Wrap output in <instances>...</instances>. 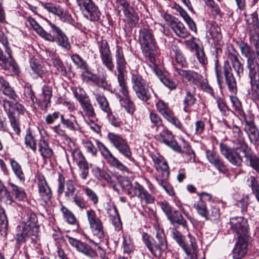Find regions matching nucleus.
I'll return each instance as SVG.
<instances>
[{"label":"nucleus","instance_id":"nucleus-17","mask_svg":"<svg viewBox=\"0 0 259 259\" xmlns=\"http://www.w3.org/2000/svg\"><path fill=\"white\" fill-rule=\"evenodd\" d=\"M127 194L132 197L137 196L141 201H144L147 204H151L154 202L155 198L149 194L144 188L138 183L135 186L128 191Z\"/></svg>","mask_w":259,"mask_h":259},{"label":"nucleus","instance_id":"nucleus-11","mask_svg":"<svg viewBox=\"0 0 259 259\" xmlns=\"http://www.w3.org/2000/svg\"><path fill=\"white\" fill-rule=\"evenodd\" d=\"M110 143L118 151L127 159L131 160L132 152L127 141L121 136L112 133L108 134Z\"/></svg>","mask_w":259,"mask_h":259},{"label":"nucleus","instance_id":"nucleus-30","mask_svg":"<svg viewBox=\"0 0 259 259\" xmlns=\"http://www.w3.org/2000/svg\"><path fill=\"white\" fill-rule=\"evenodd\" d=\"M72 247L76 248L78 251L82 253L89 257L94 258L97 256V253L94 249L87 244L83 243L79 240Z\"/></svg>","mask_w":259,"mask_h":259},{"label":"nucleus","instance_id":"nucleus-53","mask_svg":"<svg viewBox=\"0 0 259 259\" xmlns=\"http://www.w3.org/2000/svg\"><path fill=\"white\" fill-rule=\"evenodd\" d=\"M117 79L120 87L119 92L124 97L130 96L127 83L124 78V75H117Z\"/></svg>","mask_w":259,"mask_h":259},{"label":"nucleus","instance_id":"nucleus-63","mask_svg":"<svg viewBox=\"0 0 259 259\" xmlns=\"http://www.w3.org/2000/svg\"><path fill=\"white\" fill-rule=\"evenodd\" d=\"M0 199L3 201L6 204L10 205L14 202V199L11 194V191H9L6 188L2 191L0 195Z\"/></svg>","mask_w":259,"mask_h":259},{"label":"nucleus","instance_id":"nucleus-5","mask_svg":"<svg viewBox=\"0 0 259 259\" xmlns=\"http://www.w3.org/2000/svg\"><path fill=\"white\" fill-rule=\"evenodd\" d=\"M139 40L144 56L154 66L157 52L152 30L146 28L141 29L139 31Z\"/></svg>","mask_w":259,"mask_h":259},{"label":"nucleus","instance_id":"nucleus-4","mask_svg":"<svg viewBox=\"0 0 259 259\" xmlns=\"http://www.w3.org/2000/svg\"><path fill=\"white\" fill-rule=\"evenodd\" d=\"M71 60L74 64L83 70L81 74V78L83 82L87 83L92 82L98 87L104 89H107L109 88L106 76H103L101 77L96 74L92 73L90 71L87 62L79 55L78 54L72 55L71 56Z\"/></svg>","mask_w":259,"mask_h":259},{"label":"nucleus","instance_id":"nucleus-44","mask_svg":"<svg viewBox=\"0 0 259 259\" xmlns=\"http://www.w3.org/2000/svg\"><path fill=\"white\" fill-rule=\"evenodd\" d=\"M115 8L119 15L121 12H123L124 15L128 14V12L133 9L127 0H116Z\"/></svg>","mask_w":259,"mask_h":259},{"label":"nucleus","instance_id":"nucleus-23","mask_svg":"<svg viewBox=\"0 0 259 259\" xmlns=\"http://www.w3.org/2000/svg\"><path fill=\"white\" fill-rule=\"evenodd\" d=\"M247 29L249 32V35L259 33V21L256 13L249 15H245Z\"/></svg>","mask_w":259,"mask_h":259},{"label":"nucleus","instance_id":"nucleus-14","mask_svg":"<svg viewBox=\"0 0 259 259\" xmlns=\"http://www.w3.org/2000/svg\"><path fill=\"white\" fill-rule=\"evenodd\" d=\"M97 145L102 155L112 166L122 171H127V167L115 157L103 143L97 141Z\"/></svg>","mask_w":259,"mask_h":259},{"label":"nucleus","instance_id":"nucleus-8","mask_svg":"<svg viewBox=\"0 0 259 259\" xmlns=\"http://www.w3.org/2000/svg\"><path fill=\"white\" fill-rule=\"evenodd\" d=\"M143 240L148 250L156 258H160L167 249L166 237L162 230L157 231L155 239H152L148 234L144 233Z\"/></svg>","mask_w":259,"mask_h":259},{"label":"nucleus","instance_id":"nucleus-58","mask_svg":"<svg viewBox=\"0 0 259 259\" xmlns=\"http://www.w3.org/2000/svg\"><path fill=\"white\" fill-rule=\"evenodd\" d=\"M92 172L93 175L98 180L105 179L108 181L110 179V176L104 170L98 166L93 167Z\"/></svg>","mask_w":259,"mask_h":259},{"label":"nucleus","instance_id":"nucleus-43","mask_svg":"<svg viewBox=\"0 0 259 259\" xmlns=\"http://www.w3.org/2000/svg\"><path fill=\"white\" fill-rule=\"evenodd\" d=\"M83 112L89 118H94L96 117V113L93 104L90 99L80 104Z\"/></svg>","mask_w":259,"mask_h":259},{"label":"nucleus","instance_id":"nucleus-37","mask_svg":"<svg viewBox=\"0 0 259 259\" xmlns=\"http://www.w3.org/2000/svg\"><path fill=\"white\" fill-rule=\"evenodd\" d=\"M76 182L72 180H68L66 182V191H65V197L66 200H70L75 195L79 194V191L76 192Z\"/></svg>","mask_w":259,"mask_h":259},{"label":"nucleus","instance_id":"nucleus-26","mask_svg":"<svg viewBox=\"0 0 259 259\" xmlns=\"http://www.w3.org/2000/svg\"><path fill=\"white\" fill-rule=\"evenodd\" d=\"M199 198L198 201H196L193 204V207L196 210L197 212L202 217H206V213H207V208L206 204L202 199L203 195H206L208 197V200L211 199V195L206 192H202L198 194Z\"/></svg>","mask_w":259,"mask_h":259},{"label":"nucleus","instance_id":"nucleus-46","mask_svg":"<svg viewBox=\"0 0 259 259\" xmlns=\"http://www.w3.org/2000/svg\"><path fill=\"white\" fill-rule=\"evenodd\" d=\"M34 235L35 233H33L32 231L25 229V228L22 227L21 230H20L16 235V242L19 244L23 243L25 242L29 237Z\"/></svg>","mask_w":259,"mask_h":259},{"label":"nucleus","instance_id":"nucleus-24","mask_svg":"<svg viewBox=\"0 0 259 259\" xmlns=\"http://www.w3.org/2000/svg\"><path fill=\"white\" fill-rule=\"evenodd\" d=\"M0 66L5 69L12 70L14 73L19 72V67L16 62L13 59L12 56L6 57L3 55L0 49Z\"/></svg>","mask_w":259,"mask_h":259},{"label":"nucleus","instance_id":"nucleus-3","mask_svg":"<svg viewBox=\"0 0 259 259\" xmlns=\"http://www.w3.org/2000/svg\"><path fill=\"white\" fill-rule=\"evenodd\" d=\"M0 91L9 98L15 100V102L3 100L2 105L5 111L6 112L10 125L16 134L19 135L21 132L20 122L18 118L14 115L16 111L19 114H23L26 110L24 106L16 101L17 95L13 89L10 85L9 83L3 77L0 76Z\"/></svg>","mask_w":259,"mask_h":259},{"label":"nucleus","instance_id":"nucleus-10","mask_svg":"<svg viewBox=\"0 0 259 259\" xmlns=\"http://www.w3.org/2000/svg\"><path fill=\"white\" fill-rule=\"evenodd\" d=\"M240 115L245 122L244 131L246 133L250 143L258 145L259 131L251 116L247 117L243 111H240Z\"/></svg>","mask_w":259,"mask_h":259},{"label":"nucleus","instance_id":"nucleus-38","mask_svg":"<svg viewBox=\"0 0 259 259\" xmlns=\"http://www.w3.org/2000/svg\"><path fill=\"white\" fill-rule=\"evenodd\" d=\"M52 61L54 67L55 68L56 71L55 73L63 76H67L68 74L67 68L60 58L56 56L52 57Z\"/></svg>","mask_w":259,"mask_h":259},{"label":"nucleus","instance_id":"nucleus-25","mask_svg":"<svg viewBox=\"0 0 259 259\" xmlns=\"http://www.w3.org/2000/svg\"><path fill=\"white\" fill-rule=\"evenodd\" d=\"M115 58L116 68L118 71L117 75L124 74L127 63L125 60L121 47L117 46Z\"/></svg>","mask_w":259,"mask_h":259},{"label":"nucleus","instance_id":"nucleus-36","mask_svg":"<svg viewBox=\"0 0 259 259\" xmlns=\"http://www.w3.org/2000/svg\"><path fill=\"white\" fill-rule=\"evenodd\" d=\"M167 219L169 221L171 224L175 226H182L184 228H187V222L184 219L181 213L177 210H175L171 214L168 216Z\"/></svg>","mask_w":259,"mask_h":259},{"label":"nucleus","instance_id":"nucleus-54","mask_svg":"<svg viewBox=\"0 0 259 259\" xmlns=\"http://www.w3.org/2000/svg\"><path fill=\"white\" fill-rule=\"evenodd\" d=\"M73 93L80 104L90 99L86 92L82 88H75L73 90Z\"/></svg>","mask_w":259,"mask_h":259},{"label":"nucleus","instance_id":"nucleus-49","mask_svg":"<svg viewBox=\"0 0 259 259\" xmlns=\"http://www.w3.org/2000/svg\"><path fill=\"white\" fill-rule=\"evenodd\" d=\"M131 82L133 91L147 84L146 80L138 73L132 74Z\"/></svg>","mask_w":259,"mask_h":259},{"label":"nucleus","instance_id":"nucleus-57","mask_svg":"<svg viewBox=\"0 0 259 259\" xmlns=\"http://www.w3.org/2000/svg\"><path fill=\"white\" fill-rule=\"evenodd\" d=\"M90 227L94 235L97 238L101 239L104 237V233L102 221L99 222H97V223Z\"/></svg>","mask_w":259,"mask_h":259},{"label":"nucleus","instance_id":"nucleus-12","mask_svg":"<svg viewBox=\"0 0 259 259\" xmlns=\"http://www.w3.org/2000/svg\"><path fill=\"white\" fill-rule=\"evenodd\" d=\"M50 25L52 31L54 33H55L56 35V36H54L50 33V35L51 37V38L49 39V37L48 38V36H46L45 39L51 42H56V44L62 48L66 51H69L71 47L69 39L66 35L59 27L56 26L55 24L50 23Z\"/></svg>","mask_w":259,"mask_h":259},{"label":"nucleus","instance_id":"nucleus-48","mask_svg":"<svg viewBox=\"0 0 259 259\" xmlns=\"http://www.w3.org/2000/svg\"><path fill=\"white\" fill-rule=\"evenodd\" d=\"M167 179L162 177H157L156 178L158 184L162 187L169 196H173L175 195V193L173 187L167 182Z\"/></svg>","mask_w":259,"mask_h":259},{"label":"nucleus","instance_id":"nucleus-20","mask_svg":"<svg viewBox=\"0 0 259 259\" xmlns=\"http://www.w3.org/2000/svg\"><path fill=\"white\" fill-rule=\"evenodd\" d=\"M154 166L156 170L161 174L158 177L168 179L169 169L168 164L161 156H154L152 157Z\"/></svg>","mask_w":259,"mask_h":259},{"label":"nucleus","instance_id":"nucleus-47","mask_svg":"<svg viewBox=\"0 0 259 259\" xmlns=\"http://www.w3.org/2000/svg\"><path fill=\"white\" fill-rule=\"evenodd\" d=\"M119 102L121 106L124 107L128 113L133 114L135 110V106L134 103L131 100L130 96L124 98L120 97Z\"/></svg>","mask_w":259,"mask_h":259},{"label":"nucleus","instance_id":"nucleus-64","mask_svg":"<svg viewBox=\"0 0 259 259\" xmlns=\"http://www.w3.org/2000/svg\"><path fill=\"white\" fill-rule=\"evenodd\" d=\"M250 181L253 193L255 195L257 201L259 202V177L256 178L251 177Z\"/></svg>","mask_w":259,"mask_h":259},{"label":"nucleus","instance_id":"nucleus-29","mask_svg":"<svg viewBox=\"0 0 259 259\" xmlns=\"http://www.w3.org/2000/svg\"><path fill=\"white\" fill-rule=\"evenodd\" d=\"M23 222L22 227L25 228V229L32 231L33 233L35 234L37 232L38 229L36 226L37 219L35 213L31 212L24 216Z\"/></svg>","mask_w":259,"mask_h":259},{"label":"nucleus","instance_id":"nucleus-28","mask_svg":"<svg viewBox=\"0 0 259 259\" xmlns=\"http://www.w3.org/2000/svg\"><path fill=\"white\" fill-rule=\"evenodd\" d=\"M60 119L63 125L70 131H76L81 128L76 117L72 114H70L67 118H65L64 115L61 114Z\"/></svg>","mask_w":259,"mask_h":259},{"label":"nucleus","instance_id":"nucleus-45","mask_svg":"<svg viewBox=\"0 0 259 259\" xmlns=\"http://www.w3.org/2000/svg\"><path fill=\"white\" fill-rule=\"evenodd\" d=\"M186 96L184 99V104L186 106H192L195 104L196 99L195 97V88L190 89L186 88Z\"/></svg>","mask_w":259,"mask_h":259},{"label":"nucleus","instance_id":"nucleus-6","mask_svg":"<svg viewBox=\"0 0 259 259\" xmlns=\"http://www.w3.org/2000/svg\"><path fill=\"white\" fill-rule=\"evenodd\" d=\"M170 236L177 242L185 253V259H198V247L195 237L191 234L188 235V241H186L185 237L176 228L169 229Z\"/></svg>","mask_w":259,"mask_h":259},{"label":"nucleus","instance_id":"nucleus-41","mask_svg":"<svg viewBox=\"0 0 259 259\" xmlns=\"http://www.w3.org/2000/svg\"><path fill=\"white\" fill-rule=\"evenodd\" d=\"M38 150L41 156L44 158H50L53 155L52 149L49 147L48 143L44 139H41L38 142Z\"/></svg>","mask_w":259,"mask_h":259},{"label":"nucleus","instance_id":"nucleus-39","mask_svg":"<svg viewBox=\"0 0 259 259\" xmlns=\"http://www.w3.org/2000/svg\"><path fill=\"white\" fill-rule=\"evenodd\" d=\"M10 164L12 169L17 178L20 182L25 181V176L21 165L16 160L10 159Z\"/></svg>","mask_w":259,"mask_h":259},{"label":"nucleus","instance_id":"nucleus-61","mask_svg":"<svg viewBox=\"0 0 259 259\" xmlns=\"http://www.w3.org/2000/svg\"><path fill=\"white\" fill-rule=\"evenodd\" d=\"M71 199L72 202L80 209L83 210L87 208V203L84 197L80 194L75 195Z\"/></svg>","mask_w":259,"mask_h":259},{"label":"nucleus","instance_id":"nucleus-34","mask_svg":"<svg viewBox=\"0 0 259 259\" xmlns=\"http://www.w3.org/2000/svg\"><path fill=\"white\" fill-rule=\"evenodd\" d=\"M242 154L243 157L246 158V160L249 161V166L259 174V156L253 154L250 148Z\"/></svg>","mask_w":259,"mask_h":259},{"label":"nucleus","instance_id":"nucleus-52","mask_svg":"<svg viewBox=\"0 0 259 259\" xmlns=\"http://www.w3.org/2000/svg\"><path fill=\"white\" fill-rule=\"evenodd\" d=\"M25 143L26 145L33 151L36 150V145L34 138L29 128L26 130V134L25 137Z\"/></svg>","mask_w":259,"mask_h":259},{"label":"nucleus","instance_id":"nucleus-22","mask_svg":"<svg viewBox=\"0 0 259 259\" xmlns=\"http://www.w3.org/2000/svg\"><path fill=\"white\" fill-rule=\"evenodd\" d=\"M52 96V88L49 85H45L42 89V94L39 100V106L42 110L47 111L48 107L51 103Z\"/></svg>","mask_w":259,"mask_h":259},{"label":"nucleus","instance_id":"nucleus-2","mask_svg":"<svg viewBox=\"0 0 259 259\" xmlns=\"http://www.w3.org/2000/svg\"><path fill=\"white\" fill-rule=\"evenodd\" d=\"M232 133L233 147L221 143L219 144L220 151L231 165L240 167L243 163V156L241 153L245 152L250 147L245 142L243 132L239 126L234 125Z\"/></svg>","mask_w":259,"mask_h":259},{"label":"nucleus","instance_id":"nucleus-7","mask_svg":"<svg viewBox=\"0 0 259 259\" xmlns=\"http://www.w3.org/2000/svg\"><path fill=\"white\" fill-rule=\"evenodd\" d=\"M242 56L246 58V67L248 70V75L250 82L255 80L256 84H259V64L257 59L254 57V53L250 50L247 43L242 41H237Z\"/></svg>","mask_w":259,"mask_h":259},{"label":"nucleus","instance_id":"nucleus-9","mask_svg":"<svg viewBox=\"0 0 259 259\" xmlns=\"http://www.w3.org/2000/svg\"><path fill=\"white\" fill-rule=\"evenodd\" d=\"M229 224L235 238H251L247 221L244 217H233L230 219Z\"/></svg>","mask_w":259,"mask_h":259},{"label":"nucleus","instance_id":"nucleus-51","mask_svg":"<svg viewBox=\"0 0 259 259\" xmlns=\"http://www.w3.org/2000/svg\"><path fill=\"white\" fill-rule=\"evenodd\" d=\"M249 35L250 42L252 44L254 50H253L248 44L247 45L249 46L250 50L254 52V57L257 59V61H259V33Z\"/></svg>","mask_w":259,"mask_h":259},{"label":"nucleus","instance_id":"nucleus-42","mask_svg":"<svg viewBox=\"0 0 259 259\" xmlns=\"http://www.w3.org/2000/svg\"><path fill=\"white\" fill-rule=\"evenodd\" d=\"M30 65L32 70L37 76L41 77L43 76L45 73V70L39 60L35 58L31 59Z\"/></svg>","mask_w":259,"mask_h":259},{"label":"nucleus","instance_id":"nucleus-33","mask_svg":"<svg viewBox=\"0 0 259 259\" xmlns=\"http://www.w3.org/2000/svg\"><path fill=\"white\" fill-rule=\"evenodd\" d=\"M87 14L86 17L92 21H98L101 15L98 7L92 1L84 8Z\"/></svg>","mask_w":259,"mask_h":259},{"label":"nucleus","instance_id":"nucleus-55","mask_svg":"<svg viewBox=\"0 0 259 259\" xmlns=\"http://www.w3.org/2000/svg\"><path fill=\"white\" fill-rule=\"evenodd\" d=\"M220 217V210L218 207L212 206L209 211L207 210L206 217H204L206 220H209L212 222L219 220Z\"/></svg>","mask_w":259,"mask_h":259},{"label":"nucleus","instance_id":"nucleus-60","mask_svg":"<svg viewBox=\"0 0 259 259\" xmlns=\"http://www.w3.org/2000/svg\"><path fill=\"white\" fill-rule=\"evenodd\" d=\"M40 5L50 13L56 15L62 14L61 9H60L59 7H58L52 3L41 2Z\"/></svg>","mask_w":259,"mask_h":259},{"label":"nucleus","instance_id":"nucleus-15","mask_svg":"<svg viewBox=\"0 0 259 259\" xmlns=\"http://www.w3.org/2000/svg\"><path fill=\"white\" fill-rule=\"evenodd\" d=\"M163 18L167 22V24L177 36L181 38H186L189 35L187 29L178 18L167 14H165Z\"/></svg>","mask_w":259,"mask_h":259},{"label":"nucleus","instance_id":"nucleus-32","mask_svg":"<svg viewBox=\"0 0 259 259\" xmlns=\"http://www.w3.org/2000/svg\"><path fill=\"white\" fill-rule=\"evenodd\" d=\"M87 14L86 17L92 21H98L101 15L98 7L92 1L84 8Z\"/></svg>","mask_w":259,"mask_h":259},{"label":"nucleus","instance_id":"nucleus-27","mask_svg":"<svg viewBox=\"0 0 259 259\" xmlns=\"http://www.w3.org/2000/svg\"><path fill=\"white\" fill-rule=\"evenodd\" d=\"M134 91L137 97L144 102L149 100L151 98L152 94H154L152 88L147 84L135 90Z\"/></svg>","mask_w":259,"mask_h":259},{"label":"nucleus","instance_id":"nucleus-62","mask_svg":"<svg viewBox=\"0 0 259 259\" xmlns=\"http://www.w3.org/2000/svg\"><path fill=\"white\" fill-rule=\"evenodd\" d=\"M73 160L74 162L78 164L86 161L81 151L78 149H71L70 150Z\"/></svg>","mask_w":259,"mask_h":259},{"label":"nucleus","instance_id":"nucleus-13","mask_svg":"<svg viewBox=\"0 0 259 259\" xmlns=\"http://www.w3.org/2000/svg\"><path fill=\"white\" fill-rule=\"evenodd\" d=\"M157 111L162 115L163 118L176 127L183 131L182 124L179 119L175 116L174 112L169 108L168 104L164 101L160 100L156 105Z\"/></svg>","mask_w":259,"mask_h":259},{"label":"nucleus","instance_id":"nucleus-19","mask_svg":"<svg viewBox=\"0 0 259 259\" xmlns=\"http://www.w3.org/2000/svg\"><path fill=\"white\" fill-rule=\"evenodd\" d=\"M161 128H162V131L158 136L159 141L164 143L175 151H180L181 148L175 140L172 133L164 126L163 127H161Z\"/></svg>","mask_w":259,"mask_h":259},{"label":"nucleus","instance_id":"nucleus-18","mask_svg":"<svg viewBox=\"0 0 259 259\" xmlns=\"http://www.w3.org/2000/svg\"><path fill=\"white\" fill-rule=\"evenodd\" d=\"M237 241L233 250L234 259H241L247 252L248 246L251 242V238H236Z\"/></svg>","mask_w":259,"mask_h":259},{"label":"nucleus","instance_id":"nucleus-31","mask_svg":"<svg viewBox=\"0 0 259 259\" xmlns=\"http://www.w3.org/2000/svg\"><path fill=\"white\" fill-rule=\"evenodd\" d=\"M208 39H211L213 42H218L222 39V35L221 28L215 22H211L207 32Z\"/></svg>","mask_w":259,"mask_h":259},{"label":"nucleus","instance_id":"nucleus-35","mask_svg":"<svg viewBox=\"0 0 259 259\" xmlns=\"http://www.w3.org/2000/svg\"><path fill=\"white\" fill-rule=\"evenodd\" d=\"M8 185L11 187V194L15 199L18 201H23L26 199L27 194L23 188L11 182Z\"/></svg>","mask_w":259,"mask_h":259},{"label":"nucleus","instance_id":"nucleus-50","mask_svg":"<svg viewBox=\"0 0 259 259\" xmlns=\"http://www.w3.org/2000/svg\"><path fill=\"white\" fill-rule=\"evenodd\" d=\"M149 119L152 123V127H156V130L158 131L159 128L163 127L162 120L158 114L154 112H151L149 114Z\"/></svg>","mask_w":259,"mask_h":259},{"label":"nucleus","instance_id":"nucleus-56","mask_svg":"<svg viewBox=\"0 0 259 259\" xmlns=\"http://www.w3.org/2000/svg\"><path fill=\"white\" fill-rule=\"evenodd\" d=\"M29 22L33 28L39 36L44 39L46 36H48V38H51V37L50 35V33L46 32L34 19H31L29 20Z\"/></svg>","mask_w":259,"mask_h":259},{"label":"nucleus","instance_id":"nucleus-16","mask_svg":"<svg viewBox=\"0 0 259 259\" xmlns=\"http://www.w3.org/2000/svg\"><path fill=\"white\" fill-rule=\"evenodd\" d=\"M36 180L39 195L45 203H47L52 196L51 190L42 174H39L36 176Z\"/></svg>","mask_w":259,"mask_h":259},{"label":"nucleus","instance_id":"nucleus-1","mask_svg":"<svg viewBox=\"0 0 259 259\" xmlns=\"http://www.w3.org/2000/svg\"><path fill=\"white\" fill-rule=\"evenodd\" d=\"M226 55L227 60L225 61L222 66L218 60L215 62V72L217 81L220 88L227 85L230 92H237V82L232 71V68L239 77L244 72V65L239 60V54L232 46L228 47Z\"/></svg>","mask_w":259,"mask_h":259},{"label":"nucleus","instance_id":"nucleus-40","mask_svg":"<svg viewBox=\"0 0 259 259\" xmlns=\"http://www.w3.org/2000/svg\"><path fill=\"white\" fill-rule=\"evenodd\" d=\"M93 95L99 106V108L102 111L105 113L110 111L111 108L109 106L108 101L103 94L94 92Z\"/></svg>","mask_w":259,"mask_h":259},{"label":"nucleus","instance_id":"nucleus-21","mask_svg":"<svg viewBox=\"0 0 259 259\" xmlns=\"http://www.w3.org/2000/svg\"><path fill=\"white\" fill-rule=\"evenodd\" d=\"M177 72L184 79L195 85H199L201 83L202 76L197 72L191 70H183L175 68Z\"/></svg>","mask_w":259,"mask_h":259},{"label":"nucleus","instance_id":"nucleus-59","mask_svg":"<svg viewBox=\"0 0 259 259\" xmlns=\"http://www.w3.org/2000/svg\"><path fill=\"white\" fill-rule=\"evenodd\" d=\"M103 64L110 71L114 68L111 53L100 56Z\"/></svg>","mask_w":259,"mask_h":259}]
</instances>
